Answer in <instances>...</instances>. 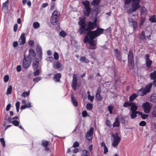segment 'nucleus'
I'll return each mask as SVG.
<instances>
[{
	"instance_id": "nucleus-32",
	"label": "nucleus",
	"mask_w": 156,
	"mask_h": 156,
	"mask_svg": "<svg viewBox=\"0 0 156 156\" xmlns=\"http://www.w3.org/2000/svg\"><path fill=\"white\" fill-rule=\"evenodd\" d=\"M137 96V94H133L129 97V100L131 101L133 100L134 99L136 98Z\"/></svg>"
},
{
	"instance_id": "nucleus-41",
	"label": "nucleus",
	"mask_w": 156,
	"mask_h": 156,
	"mask_svg": "<svg viewBox=\"0 0 156 156\" xmlns=\"http://www.w3.org/2000/svg\"><path fill=\"white\" fill-rule=\"evenodd\" d=\"M100 0H93L91 4L93 5H96L99 4Z\"/></svg>"
},
{
	"instance_id": "nucleus-26",
	"label": "nucleus",
	"mask_w": 156,
	"mask_h": 156,
	"mask_svg": "<svg viewBox=\"0 0 156 156\" xmlns=\"http://www.w3.org/2000/svg\"><path fill=\"white\" fill-rule=\"evenodd\" d=\"M80 61L83 62L88 63L89 62V60L86 58L84 56H82L80 58Z\"/></svg>"
},
{
	"instance_id": "nucleus-59",
	"label": "nucleus",
	"mask_w": 156,
	"mask_h": 156,
	"mask_svg": "<svg viewBox=\"0 0 156 156\" xmlns=\"http://www.w3.org/2000/svg\"><path fill=\"white\" fill-rule=\"evenodd\" d=\"M11 104L10 103L9 104L6 106V110L7 111H9V110L10 108H11Z\"/></svg>"
},
{
	"instance_id": "nucleus-56",
	"label": "nucleus",
	"mask_w": 156,
	"mask_h": 156,
	"mask_svg": "<svg viewBox=\"0 0 156 156\" xmlns=\"http://www.w3.org/2000/svg\"><path fill=\"white\" fill-rule=\"evenodd\" d=\"M146 124V123L144 121H141L139 123V125L141 126H144Z\"/></svg>"
},
{
	"instance_id": "nucleus-63",
	"label": "nucleus",
	"mask_w": 156,
	"mask_h": 156,
	"mask_svg": "<svg viewBox=\"0 0 156 156\" xmlns=\"http://www.w3.org/2000/svg\"><path fill=\"white\" fill-rule=\"evenodd\" d=\"M106 123L107 126L109 127H111L112 125L110 123V121L109 120H107L106 121Z\"/></svg>"
},
{
	"instance_id": "nucleus-62",
	"label": "nucleus",
	"mask_w": 156,
	"mask_h": 156,
	"mask_svg": "<svg viewBox=\"0 0 156 156\" xmlns=\"http://www.w3.org/2000/svg\"><path fill=\"white\" fill-rule=\"evenodd\" d=\"M87 112L86 111H83L82 112V115L84 117H86L87 116Z\"/></svg>"
},
{
	"instance_id": "nucleus-13",
	"label": "nucleus",
	"mask_w": 156,
	"mask_h": 156,
	"mask_svg": "<svg viewBox=\"0 0 156 156\" xmlns=\"http://www.w3.org/2000/svg\"><path fill=\"white\" fill-rule=\"evenodd\" d=\"M9 9V0H7L2 5V11L4 12H6Z\"/></svg>"
},
{
	"instance_id": "nucleus-57",
	"label": "nucleus",
	"mask_w": 156,
	"mask_h": 156,
	"mask_svg": "<svg viewBox=\"0 0 156 156\" xmlns=\"http://www.w3.org/2000/svg\"><path fill=\"white\" fill-rule=\"evenodd\" d=\"M79 144L78 142H75L73 145V147H76L79 146Z\"/></svg>"
},
{
	"instance_id": "nucleus-37",
	"label": "nucleus",
	"mask_w": 156,
	"mask_h": 156,
	"mask_svg": "<svg viewBox=\"0 0 156 156\" xmlns=\"http://www.w3.org/2000/svg\"><path fill=\"white\" fill-rule=\"evenodd\" d=\"M33 27L35 29H37L40 27V24L38 22H34L33 24Z\"/></svg>"
},
{
	"instance_id": "nucleus-50",
	"label": "nucleus",
	"mask_w": 156,
	"mask_h": 156,
	"mask_svg": "<svg viewBox=\"0 0 156 156\" xmlns=\"http://www.w3.org/2000/svg\"><path fill=\"white\" fill-rule=\"evenodd\" d=\"M88 98L91 102H92L94 100V96H91L90 94H89Z\"/></svg>"
},
{
	"instance_id": "nucleus-29",
	"label": "nucleus",
	"mask_w": 156,
	"mask_h": 156,
	"mask_svg": "<svg viewBox=\"0 0 156 156\" xmlns=\"http://www.w3.org/2000/svg\"><path fill=\"white\" fill-rule=\"evenodd\" d=\"M151 100L152 102H156V94H154L151 95Z\"/></svg>"
},
{
	"instance_id": "nucleus-2",
	"label": "nucleus",
	"mask_w": 156,
	"mask_h": 156,
	"mask_svg": "<svg viewBox=\"0 0 156 156\" xmlns=\"http://www.w3.org/2000/svg\"><path fill=\"white\" fill-rule=\"evenodd\" d=\"M125 6L127 10V13H130L138 9L140 7V0H124Z\"/></svg>"
},
{
	"instance_id": "nucleus-27",
	"label": "nucleus",
	"mask_w": 156,
	"mask_h": 156,
	"mask_svg": "<svg viewBox=\"0 0 156 156\" xmlns=\"http://www.w3.org/2000/svg\"><path fill=\"white\" fill-rule=\"evenodd\" d=\"M132 112L130 114V116L132 119H134L136 117L137 114H139L140 112L138 111H132Z\"/></svg>"
},
{
	"instance_id": "nucleus-38",
	"label": "nucleus",
	"mask_w": 156,
	"mask_h": 156,
	"mask_svg": "<svg viewBox=\"0 0 156 156\" xmlns=\"http://www.w3.org/2000/svg\"><path fill=\"white\" fill-rule=\"evenodd\" d=\"M93 107V104L92 103H88L87 104V108L88 110L92 109Z\"/></svg>"
},
{
	"instance_id": "nucleus-15",
	"label": "nucleus",
	"mask_w": 156,
	"mask_h": 156,
	"mask_svg": "<svg viewBox=\"0 0 156 156\" xmlns=\"http://www.w3.org/2000/svg\"><path fill=\"white\" fill-rule=\"evenodd\" d=\"M59 19V18L51 15L50 20V22L53 25H56L58 22Z\"/></svg>"
},
{
	"instance_id": "nucleus-43",
	"label": "nucleus",
	"mask_w": 156,
	"mask_h": 156,
	"mask_svg": "<svg viewBox=\"0 0 156 156\" xmlns=\"http://www.w3.org/2000/svg\"><path fill=\"white\" fill-rule=\"evenodd\" d=\"M30 94V92H23L21 94V96L23 97H26L27 96H28Z\"/></svg>"
},
{
	"instance_id": "nucleus-7",
	"label": "nucleus",
	"mask_w": 156,
	"mask_h": 156,
	"mask_svg": "<svg viewBox=\"0 0 156 156\" xmlns=\"http://www.w3.org/2000/svg\"><path fill=\"white\" fill-rule=\"evenodd\" d=\"M145 59L146 66L148 68L150 67L152 63V61L150 59L149 55L147 54L145 56Z\"/></svg>"
},
{
	"instance_id": "nucleus-40",
	"label": "nucleus",
	"mask_w": 156,
	"mask_h": 156,
	"mask_svg": "<svg viewBox=\"0 0 156 156\" xmlns=\"http://www.w3.org/2000/svg\"><path fill=\"white\" fill-rule=\"evenodd\" d=\"M49 144L48 141L44 140L42 141V144L44 147L48 146Z\"/></svg>"
},
{
	"instance_id": "nucleus-16",
	"label": "nucleus",
	"mask_w": 156,
	"mask_h": 156,
	"mask_svg": "<svg viewBox=\"0 0 156 156\" xmlns=\"http://www.w3.org/2000/svg\"><path fill=\"white\" fill-rule=\"evenodd\" d=\"M39 65V60L37 58H35L32 65L33 68L34 69H37Z\"/></svg>"
},
{
	"instance_id": "nucleus-21",
	"label": "nucleus",
	"mask_w": 156,
	"mask_h": 156,
	"mask_svg": "<svg viewBox=\"0 0 156 156\" xmlns=\"http://www.w3.org/2000/svg\"><path fill=\"white\" fill-rule=\"evenodd\" d=\"M51 15L59 19L60 18V12L58 10H55L52 13Z\"/></svg>"
},
{
	"instance_id": "nucleus-42",
	"label": "nucleus",
	"mask_w": 156,
	"mask_h": 156,
	"mask_svg": "<svg viewBox=\"0 0 156 156\" xmlns=\"http://www.w3.org/2000/svg\"><path fill=\"white\" fill-rule=\"evenodd\" d=\"M149 20L152 23L156 22L154 16L153 15L151 16L149 18Z\"/></svg>"
},
{
	"instance_id": "nucleus-34",
	"label": "nucleus",
	"mask_w": 156,
	"mask_h": 156,
	"mask_svg": "<svg viewBox=\"0 0 156 156\" xmlns=\"http://www.w3.org/2000/svg\"><path fill=\"white\" fill-rule=\"evenodd\" d=\"M130 23L131 24V25H133V27L134 30H135L137 26V23L133 21H131L130 22Z\"/></svg>"
},
{
	"instance_id": "nucleus-28",
	"label": "nucleus",
	"mask_w": 156,
	"mask_h": 156,
	"mask_svg": "<svg viewBox=\"0 0 156 156\" xmlns=\"http://www.w3.org/2000/svg\"><path fill=\"white\" fill-rule=\"evenodd\" d=\"M71 99L74 105L75 106H77L78 105L77 102L76 100L74 98L73 94L71 95Z\"/></svg>"
},
{
	"instance_id": "nucleus-35",
	"label": "nucleus",
	"mask_w": 156,
	"mask_h": 156,
	"mask_svg": "<svg viewBox=\"0 0 156 156\" xmlns=\"http://www.w3.org/2000/svg\"><path fill=\"white\" fill-rule=\"evenodd\" d=\"M61 65L60 62H57L54 66V68L55 69H58L60 68Z\"/></svg>"
},
{
	"instance_id": "nucleus-51",
	"label": "nucleus",
	"mask_w": 156,
	"mask_h": 156,
	"mask_svg": "<svg viewBox=\"0 0 156 156\" xmlns=\"http://www.w3.org/2000/svg\"><path fill=\"white\" fill-rule=\"evenodd\" d=\"M12 123L16 126H18L19 124V122L18 121L16 120L12 121Z\"/></svg>"
},
{
	"instance_id": "nucleus-1",
	"label": "nucleus",
	"mask_w": 156,
	"mask_h": 156,
	"mask_svg": "<svg viewBox=\"0 0 156 156\" xmlns=\"http://www.w3.org/2000/svg\"><path fill=\"white\" fill-rule=\"evenodd\" d=\"M104 30V29L102 28H98L95 31L87 32V35L85 37L84 42L86 43L88 41L91 47L89 48V49H95L96 48L97 42L93 39L102 34Z\"/></svg>"
},
{
	"instance_id": "nucleus-23",
	"label": "nucleus",
	"mask_w": 156,
	"mask_h": 156,
	"mask_svg": "<svg viewBox=\"0 0 156 156\" xmlns=\"http://www.w3.org/2000/svg\"><path fill=\"white\" fill-rule=\"evenodd\" d=\"M152 86V83H151L148 84L147 85L145 89L146 91L147 92V93L149 92L150 91V90Z\"/></svg>"
},
{
	"instance_id": "nucleus-8",
	"label": "nucleus",
	"mask_w": 156,
	"mask_h": 156,
	"mask_svg": "<svg viewBox=\"0 0 156 156\" xmlns=\"http://www.w3.org/2000/svg\"><path fill=\"white\" fill-rule=\"evenodd\" d=\"M96 26V24L95 22H89L88 23V27L86 28V31L90 32V30H93Z\"/></svg>"
},
{
	"instance_id": "nucleus-44",
	"label": "nucleus",
	"mask_w": 156,
	"mask_h": 156,
	"mask_svg": "<svg viewBox=\"0 0 156 156\" xmlns=\"http://www.w3.org/2000/svg\"><path fill=\"white\" fill-rule=\"evenodd\" d=\"M16 110L17 112H18L20 107V102L17 101L16 103Z\"/></svg>"
},
{
	"instance_id": "nucleus-17",
	"label": "nucleus",
	"mask_w": 156,
	"mask_h": 156,
	"mask_svg": "<svg viewBox=\"0 0 156 156\" xmlns=\"http://www.w3.org/2000/svg\"><path fill=\"white\" fill-rule=\"evenodd\" d=\"M147 92L144 89L141 88L137 91V94L138 95L143 96L147 94Z\"/></svg>"
},
{
	"instance_id": "nucleus-61",
	"label": "nucleus",
	"mask_w": 156,
	"mask_h": 156,
	"mask_svg": "<svg viewBox=\"0 0 156 156\" xmlns=\"http://www.w3.org/2000/svg\"><path fill=\"white\" fill-rule=\"evenodd\" d=\"M21 67L20 66L18 65L16 67V70L18 72H20L21 71Z\"/></svg>"
},
{
	"instance_id": "nucleus-39",
	"label": "nucleus",
	"mask_w": 156,
	"mask_h": 156,
	"mask_svg": "<svg viewBox=\"0 0 156 156\" xmlns=\"http://www.w3.org/2000/svg\"><path fill=\"white\" fill-rule=\"evenodd\" d=\"M141 14L144 15L146 14L147 10L144 7H143L141 9Z\"/></svg>"
},
{
	"instance_id": "nucleus-5",
	"label": "nucleus",
	"mask_w": 156,
	"mask_h": 156,
	"mask_svg": "<svg viewBox=\"0 0 156 156\" xmlns=\"http://www.w3.org/2000/svg\"><path fill=\"white\" fill-rule=\"evenodd\" d=\"M79 24L81 27L79 29V32L81 34H82L85 31H86L85 28V24L83 20H80L79 23Z\"/></svg>"
},
{
	"instance_id": "nucleus-9",
	"label": "nucleus",
	"mask_w": 156,
	"mask_h": 156,
	"mask_svg": "<svg viewBox=\"0 0 156 156\" xmlns=\"http://www.w3.org/2000/svg\"><path fill=\"white\" fill-rule=\"evenodd\" d=\"M94 130V128L92 127L90 129V130L87 133L86 137L89 140H91L92 139Z\"/></svg>"
},
{
	"instance_id": "nucleus-6",
	"label": "nucleus",
	"mask_w": 156,
	"mask_h": 156,
	"mask_svg": "<svg viewBox=\"0 0 156 156\" xmlns=\"http://www.w3.org/2000/svg\"><path fill=\"white\" fill-rule=\"evenodd\" d=\"M142 107L144 108V112L148 113L150 112L151 106L148 102H146L143 104Z\"/></svg>"
},
{
	"instance_id": "nucleus-31",
	"label": "nucleus",
	"mask_w": 156,
	"mask_h": 156,
	"mask_svg": "<svg viewBox=\"0 0 156 156\" xmlns=\"http://www.w3.org/2000/svg\"><path fill=\"white\" fill-rule=\"evenodd\" d=\"M83 153L81 155V156H90V153L86 150L83 151Z\"/></svg>"
},
{
	"instance_id": "nucleus-48",
	"label": "nucleus",
	"mask_w": 156,
	"mask_h": 156,
	"mask_svg": "<svg viewBox=\"0 0 156 156\" xmlns=\"http://www.w3.org/2000/svg\"><path fill=\"white\" fill-rule=\"evenodd\" d=\"M40 73V69H38L34 73V76H37L39 75Z\"/></svg>"
},
{
	"instance_id": "nucleus-24",
	"label": "nucleus",
	"mask_w": 156,
	"mask_h": 156,
	"mask_svg": "<svg viewBox=\"0 0 156 156\" xmlns=\"http://www.w3.org/2000/svg\"><path fill=\"white\" fill-rule=\"evenodd\" d=\"M37 53L39 54V57H41V54H42V51L41 47L38 45H37Z\"/></svg>"
},
{
	"instance_id": "nucleus-53",
	"label": "nucleus",
	"mask_w": 156,
	"mask_h": 156,
	"mask_svg": "<svg viewBox=\"0 0 156 156\" xmlns=\"http://www.w3.org/2000/svg\"><path fill=\"white\" fill-rule=\"evenodd\" d=\"M42 78L41 77H38L34 78L33 79L34 82H38Z\"/></svg>"
},
{
	"instance_id": "nucleus-49",
	"label": "nucleus",
	"mask_w": 156,
	"mask_h": 156,
	"mask_svg": "<svg viewBox=\"0 0 156 156\" xmlns=\"http://www.w3.org/2000/svg\"><path fill=\"white\" fill-rule=\"evenodd\" d=\"M82 3L85 5V7L89 6V2L88 1H83Z\"/></svg>"
},
{
	"instance_id": "nucleus-12",
	"label": "nucleus",
	"mask_w": 156,
	"mask_h": 156,
	"mask_svg": "<svg viewBox=\"0 0 156 156\" xmlns=\"http://www.w3.org/2000/svg\"><path fill=\"white\" fill-rule=\"evenodd\" d=\"M25 35V34L24 33L22 34L21 35L19 41V42L20 45H23L25 44L26 41Z\"/></svg>"
},
{
	"instance_id": "nucleus-4",
	"label": "nucleus",
	"mask_w": 156,
	"mask_h": 156,
	"mask_svg": "<svg viewBox=\"0 0 156 156\" xmlns=\"http://www.w3.org/2000/svg\"><path fill=\"white\" fill-rule=\"evenodd\" d=\"M112 136L113 137L114 140L112 142V145L114 147H115L118 146L120 141L121 137L119 136L118 133L113 134Z\"/></svg>"
},
{
	"instance_id": "nucleus-58",
	"label": "nucleus",
	"mask_w": 156,
	"mask_h": 156,
	"mask_svg": "<svg viewBox=\"0 0 156 156\" xmlns=\"http://www.w3.org/2000/svg\"><path fill=\"white\" fill-rule=\"evenodd\" d=\"M34 41L33 40H31L29 42V44L32 47L34 46Z\"/></svg>"
},
{
	"instance_id": "nucleus-52",
	"label": "nucleus",
	"mask_w": 156,
	"mask_h": 156,
	"mask_svg": "<svg viewBox=\"0 0 156 156\" xmlns=\"http://www.w3.org/2000/svg\"><path fill=\"white\" fill-rule=\"evenodd\" d=\"M9 76L8 75H5L4 77V81L5 82H7L9 80Z\"/></svg>"
},
{
	"instance_id": "nucleus-11",
	"label": "nucleus",
	"mask_w": 156,
	"mask_h": 156,
	"mask_svg": "<svg viewBox=\"0 0 156 156\" xmlns=\"http://www.w3.org/2000/svg\"><path fill=\"white\" fill-rule=\"evenodd\" d=\"M29 52V54L27 58L31 60L35 56L36 53L32 49H30Z\"/></svg>"
},
{
	"instance_id": "nucleus-55",
	"label": "nucleus",
	"mask_w": 156,
	"mask_h": 156,
	"mask_svg": "<svg viewBox=\"0 0 156 156\" xmlns=\"http://www.w3.org/2000/svg\"><path fill=\"white\" fill-rule=\"evenodd\" d=\"M54 58L56 60H58V54L57 52H55L54 55Z\"/></svg>"
},
{
	"instance_id": "nucleus-36",
	"label": "nucleus",
	"mask_w": 156,
	"mask_h": 156,
	"mask_svg": "<svg viewBox=\"0 0 156 156\" xmlns=\"http://www.w3.org/2000/svg\"><path fill=\"white\" fill-rule=\"evenodd\" d=\"M139 115H140L141 117L143 119H146L148 116V115L144 114L140 112Z\"/></svg>"
},
{
	"instance_id": "nucleus-22",
	"label": "nucleus",
	"mask_w": 156,
	"mask_h": 156,
	"mask_svg": "<svg viewBox=\"0 0 156 156\" xmlns=\"http://www.w3.org/2000/svg\"><path fill=\"white\" fill-rule=\"evenodd\" d=\"M100 91L98 89L97 91L96 95V98L98 101H101L102 99V97L100 95Z\"/></svg>"
},
{
	"instance_id": "nucleus-18",
	"label": "nucleus",
	"mask_w": 156,
	"mask_h": 156,
	"mask_svg": "<svg viewBox=\"0 0 156 156\" xmlns=\"http://www.w3.org/2000/svg\"><path fill=\"white\" fill-rule=\"evenodd\" d=\"M61 77V75L60 74V73H58L54 75L53 79L56 82H59Z\"/></svg>"
},
{
	"instance_id": "nucleus-10",
	"label": "nucleus",
	"mask_w": 156,
	"mask_h": 156,
	"mask_svg": "<svg viewBox=\"0 0 156 156\" xmlns=\"http://www.w3.org/2000/svg\"><path fill=\"white\" fill-rule=\"evenodd\" d=\"M31 62L24 58L23 60V66L24 69H27L30 66Z\"/></svg>"
},
{
	"instance_id": "nucleus-46",
	"label": "nucleus",
	"mask_w": 156,
	"mask_h": 156,
	"mask_svg": "<svg viewBox=\"0 0 156 156\" xmlns=\"http://www.w3.org/2000/svg\"><path fill=\"white\" fill-rule=\"evenodd\" d=\"M132 103V102L129 103L127 102H125L123 105V106L125 107H127L129 106H131Z\"/></svg>"
},
{
	"instance_id": "nucleus-45",
	"label": "nucleus",
	"mask_w": 156,
	"mask_h": 156,
	"mask_svg": "<svg viewBox=\"0 0 156 156\" xmlns=\"http://www.w3.org/2000/svg\"><path fill=\"white\" fill-rule=\"evenodd\" d=\"M113 108L114 107L112 106H108V109L109 111L110 114H111L112 113Z\"/></svg>"
},
{
	"instance_id": "nucleus-64",
	"label": "nucleus",
	"mask_w": 156,
	"mask_h": 156,
	"mask_svg": "<svg viewBox=\"0 0 156 156\" xmlns=\"http://www.w3.org/2000/svg\"><path fill=\"white\" fill-rule=\"evenodd\" d=\"M152 115L154 117L156 118V110H154L152 112Z\"/></svg>"
},
{
	"instance_id": "nucleus-60",
	"label": "nucleus",
	"mask_w": 156,
	"mask_h": 156,
	"mask_svg": "<svg viewBox=\"0 0 156 156\" xmlns=\"http://www.w3.org/2000/svg\"><path fill=\"white\" fill-rule=\"evenodd\" d=\"M18 25L17 24H15L14 26V32H16L17 29Z\"/></svg>"
},
{
	"instance_id": "nucleus-25",
	"label": "nucleus",
	"mask_w": 156,
	"mask_h": 156,
	"mask_svg": "<svg viewBox=\"0 0 156 156\" xmlns=\"http://www.w3.org/2000/svg\"><path fill=\"white\" fill-rule=\"evenodd\" d=\"M131 111H136L137 106L134 103H132L131 105Z\"/></svg>"
},
{
	"instance_id": "nucleus-30",
	"label": "nucleus",
	"mask_w": 156,
	"mask_h": 156,
	"mask_svg": "<svg viewBox=\"0 0 156 156\" xmlns=\"http://www.w3.org/2000/svg\"><path fill=\"white\" fill-rule=\"evenodd\" d=\"M150 76L152 79L156 80V72L155 71L151 73L150 74Z\"/></svg>"
},
{
	"instance_id": "nucleus-54",
	"label": "nucleus",
	"mask_w": 156,
	"mask_h": 156,
	"mask_svg": "<svg viewBox=\"0 0 156 156\" xmlns=\"http://www.w3.org/2000/svg\"><path fill=\"white\" fill-rule=\"evenodd\" d=\"M0 140L2 146L3 147H5V144L4 139L3 138H1L0 139Z\"/></svg>"
},
{
	"instance_id": "nucleus-19",
	"label": "nucleus",
	"mask_w": 156,
	"mask_h": 156,
	"mask_svg": "<svg viewBox=\"0 0 156 156\" xmlns=\"http://www.w3.org/2000/svg\"><path fill=\"white\" fill-rule=\"evenodd\" d=\"M121 118V117H117L116 118L115 122L113 124V127H118L119 125L120 122L119 120Z\"/></svg>"
},
{
	"instance_id": "nucleus-47",
	"label": "nucleus",
	"mask_w": 156,
	"mask_h": 156,
	"mask_svg": "<svg viewBox=\"0 0 156 156\" xmlns=\"http://www.w3.org/2000/svg\"><path fill=\"white\" fill-rule=\"evenodd\" d=\"M59 35L62 37H65L66 35V33L64 31H62L59 33Z\"/></svg>"
},
{
	"instance_id": "nucleus-3",
	"label": "nucleus",
	"mask_w": 156,
	"mask_h": 156,
	"mask_svg": "<svg viewBox=\"0 0 156 156\" xmlns=\"http://www.w3.org/2000/svg\"><path fill=\"white\" fill-rule=\"evenodd\" d=\"M128 62L129 68L130 69L133 68L134 65V61L133 60V51L130 50L128 55Z\"/></svg>"
},
{
	"instance_id": "nucleus-20",
	"label": "nucleus",
	"mask_w": 156,
	"mask_h": 156,
	"mask_svg": "<svg viewBox=\"0 0 156 156\" xmlns=\"http://www.w3.org/2000/svg\"><path fill=\"white\" fill-rule=\"evenodd\" d=\"M85 9H86V12L84 13V15L88 16L90 13L91 9L89 7V6L85 7Z\"/></svg>"
},
{
	"instance_id": "nucleus-33",
	"label": "nucleus",
	"mask_w": 156,
	"mask_h": 156,
	"mask_svg": "<svg viewBox=\"0 0 156 156\" xmlns=\"http://www.w3.org/2000/svg\"><path fill=\"white\" fill-rule=\"evenodd\" d=\"M12 90V87L11 86H9V87L8 88L6 94L7 95H9L11 93Z\"/></svg>"
},
{
	"instance_id": "nucleus-14",
	"label": "nucleus",
	"mask_w": 156,
	"mask_h": 156,
	"mask_svg": "<svg viewBox=\"0 0 156 156\" xmlns=\"http://www.w3.org/2000/svg\"><path fill=\"white\" fill-rule=\"evenodd\" d=\"M73 88L74 90H76V85L77 84V75L74 74L73 75V79L72 82Z\"/></svg>"
}]
</instances>
